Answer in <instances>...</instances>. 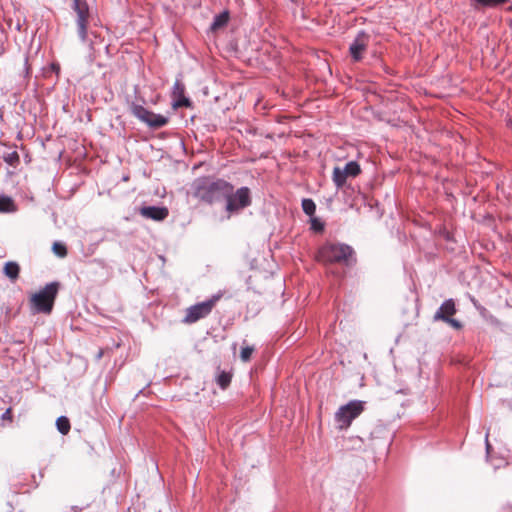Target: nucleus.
<instances>
[{"mask_svg": "<svg viewBox=\"0 0 512 512\" xmlns=\"http://www.w3.org/2000/svg\"><path fill=\"white\" fill-rule=\"evenodd\" d=\"M233 185L224 179L211 177L196 178L191 185L194 198L206 204H213L227 196Z\"/></svg>", "mask_w": 512, "mask_h": 512, "instance_id": "1", "label": "nucleus"}, {"mask_svg": "<svg viewBox=\"0 0 512 512\" xmlns=\"http://www.w3.org/2000/svg\"><path fill=\"white\" fill-rule=\"evenodd\" d=\"M353 248L344 243H326L318 250L317 260L325 264L339 263L350 266L356 262Z\"/></svg>", "mask_w": 512, "mask_h": 512, "instance_id": "2", "label": "nucleus"}, {"mask_svg": "<svg viewBox=\"0 0 512 512\" xmlns=\"http://www.w3.org/2000/svg\"><path fill=\"white\" fill-rule=\"evenodd\" d=\"M59 282H51L43 289L34 293L30 298L31 311L36 313L50 314L59 291Z\"/></svg>", "mask_w": 512, "mask_h": 512, "instance_id": "3", "label": "nucleus"}, {"mask_svg": "<svg viewBox=\"0 0 512 512\" xmlns=\"http://www.w3.org/2000/svg\"><path fill=\"white\" fill-rule=\"evenodd\" d=\"M365 402L352 400L341 406L335 413V422L340 430L347 429L352 421L364 411Z\"/></svg>", "mask_w": 512, "mask_h": 512, "instance_id": "4", "label": "nucleus"}, {"mask_svg": "<svg viewBox=\"0 0 512 512\" xmlns=\"http://www.w3.org/2000/svg\"><path fill=\"white\" fill-rule=\"evenodd\" d=\"M234 188L230 190L227 196L223 199L226 200V211L229 214L238 213L241 210L251 205V193L248 187H241L233 192Z\"/></svg>", "mask_w": 512, "mask_h": 512, "instance_id": "5", "label": "nucleus"}, {"mask_svg": "<svg viewBox=\"0 0 512 512\" xmlns=\"http://www.w3.org/2000/svg\"><path fill=\"white\" fill-rule=\"evenodd\" d=\"M221 296V294H216L206 301L190 306L186 309V314L183 321L185 323L191 324L202 318H205L211 313L212 309L220 300Z\"/></svg>", "mask_w": 512, "mask_h": 512, "instance_id": "6", "label": "nucleus"}, {"mask_svg": "<svg viewBox=\"0 0 512 512\" xmlns=\"http://www.w3.org/2000/svg\"><path fill=\"white\" fill-rule=\"evenodd\" d=\"M131 112L136 118L146 123L150 128L153 129L161 128L168 123L167 117L161 114L153 113L141 105L132 104Z\"/></svg>", "mask_w": 512, "mask_h": 512, "instance_id": "7", "label": "nucleus"}, {"mask_svg": "<svg viewBox=\"0 0 512 512\" xmlns=\"http://www.w3.org/2000/svg\"><path fill=\"white\" fill-rule=\"evenodd\" d=\"M73 9L76 13L77 33L82 42L87 40V25L89 23L90 11L85 0H74Z\"/></svg>", "mask_w": 512, "mask_h": 512, "instance_id": "8", "label": "nucleus"}, {"mask_svg": "<svg viewBox=\"0 0 512 512\" xmlns=\"http://www.w3.org/2000/svg\"><path fill=\"white\" fill-rule=\"evenodd\" d=\"M370 42V36L364 31H360L349 47L351 57L354 61H360L363 53L366 51Z\"/></svg>", "mask_w": 512, "mask_h": 512, "instance_id": "9", "label": "nucleus"}, {"mask_svg": "<svg viewBox=\"0 0 512 512\" xmlns=\"http://www.w3.org/2000/svg\"><path fill=\"white\" fill-rule=\"evenodd\" d=\"M173 108L191 107L192 103L189 98L185 97V85L176 80L172 89Z\"/></svg>", "mask_w": 512, "mask_h": 512, "instance_id": "10", "label": "nucleus"}, {"mask_svg": "<svg viewBox=\"0 0 512 512\" xmlns=\"http://www.w3.org/2000/svg\"><path fill=\"white\" fill-rule=\"evenodd\" d=\"M139 213L141 216L154 221H163L169 215V210L166 207L159 206H144L140 208Z\"/></svg>", "mask_w": 512, "mask_h": 512, "instance_id": "11", "label": "nucleus"}, {"mask_svg": "<svg viewBox=\"0 0 512 512\" xmlns=\"http://www.w3.org/2000/svg\"><path fill=\"white\" fill-rule=\"evenodd\" d=\"M457 312L453 299L445 300L433 316L434 321H445Z\"/></svg>", "mask_w": 512, "mask_h": 512, "instance_id": "12", "label": "nucleus"}, {"mask_svg": "<svg viewBox=\"0 0 512 512\" xmlns=\"http://www.w3.org/2000/svg\"><path fill=\"white\" fill-rule=\"evenodd\" d=\"M4 274L7 276L12 282H15L20 273V266L17 262L9 261L4 265Z\"/></svg>", "mask_w": 512, "mask_h": 512, "instance_id": "13", "label": "nucleus"}, {"mask_svg": "<svg viewBox=\"0 0 512 512\" xmlns=\"http://www.w3.org/2000/svg\"><path fill=\"white\" fill-rule=\"evenodd\" d=\"M229 20V13L224 11L214 17V20L210 26L212 31H217L218 29L224 27Z\"/></svg>", "mask_w": 512, "mask_h": 512, "instance_id": "14", "label": "nucleus"}, {"mask_svg": "<svg viewBox=\"0 0 512 512\" xmlns=\"http://www.w3.org/2000/svg\"><path fill=\"white\" fill-rule=\"evenodd\" d=\"M347 178L348 177L343 173L342 168L338 166L334 167L332 173V180L338 189L342 188L345 185Z\"/></svg>", "mask_w": 512, "mask_h": 512, "instance_id": "15", "label": "nucleus"}, {"mask_svg": "<svg viewBox=\"0 0 512 512\" xmlns=\"http://www.w3.org/2000/svg\"><path fill=\"white\" fill-rule=\"evenodd\" d=\"M16 206L14 204V201L12 198L8 196H1L0 197V213H9V212H15Z\"/></svg>", "mask_w": 512, "mask_h": 512, "instance_id": "16", "label": "nucleus"}, {"mask_svg": "<svg viewBox=\"0 0 512 512\" xmlns=\"http://www.w3.org/2000/svg\"><path fill=\"white\" fill-rule=\"evenodd\" d=\"M342 171L347 177H356L361 173L360 165L356 161L348 162Z\"/></svg>", "mask_w": 512, "mask_h": 512, "instance_id": "17", "label": "nucleus"}, {"mask_svg": "<svg viewBox=\"0 0 512 512\" xmlns=\"http://www.w3.org/2000/svg\"><path fill=\"white\" fill-rule=\"evenodd\" d=\"M232 375L226 371H219L216 376V383L222 388L226 389L231 383Z\"/></svg>", "mask_w": 512, "mask_h": 512, "instance_id": "18", "label": "nucleus"}, {"mask_svg": "<svg viewBox=\"0 0 512 512\" xmlns=\"http://www.w3.org/2000/svg\"><path fill=\"white\" fill-rule=\"evenodd\" d=\"M474 7L477 9L482 7H495L506 3L508 0H472Z\"/></svg>", "mask_w": 512, "mask_h": 512, "instance_id": "19", "label": "nucleus"}, {"mask_svg": "<svg viewBox=\"0 0 512 512\" xmlns=\"http://www.w3.org/2000/svg\"><path fill=\"white\" fill-rule=\"evenodd\" d=\"M56 426L58 431L63 435H66L70 431V422L69 419L65 416H60L57 418Z\"/></svg>", "mask_w": 512, "mask_h": 512, "instance_id": "20", "label": "nucleus"}, {"mask_svg": "<svg viewBox=\"0 0 512 512\" xmlns=\"http://www.w3.org/2000/svg\"><path fill=\"white\" fill-rule=\"evenodd\" d=\"M302 209L305 214L312 216L316 211V205L312 199L305 198L302 200Z\"/></svg>", "mask_w": 512, "mask_h": 512, "instance_id": "21", "label": "nucleus"}, {"mask_svg": "<svg viewBox=\"0 0 512 512\" xmlns=\"http://www.w3.org/2000/svg\"><path fill=\"white\" fill-rule=\"evenodd\" d=\"M3 160L10 166H17L19 164V155L16 151H11L3 155Z\"/></svg>", "mask_w": 512, "mask_h": 512, "instance_id": "22", "label": "nucleus"}, {"mask_svg": "<svg viewBox=\"0 0 512 512\" xmlns=\"http://www.w3.org/2000/svg\"><path fill=\"white\" fill-rule=\"evenodd\" d=\"M52 250L55 255L60 258H64L67 255V248L64 244L60 242H54L52 246Z\"/></svg>", "mask_w": 512, "mask_h": 512, "instance_id": "23", "label": "nucleus"}, {"mask_svg": "<svg viewBox=\"0 0 512 512\" xmlns=\"http://www.w3.org/2000/svg\"><path fill=\"white\" fill-rule=\"evenodd\" d=\"M254 351V348L251 346H246L241 349L240 358L243 362H248L251 358V355Z\"/></svg>", "mask_w": 512, "mask_h": 512, "instance_id": "24", "label": "nucleus"}, {"mask_svg": "<svg viewBox=\"0 0 512 512\" xmlns=\"http://www.w3.org/2000/svg\"><path fill=\"white\" fill-rule=\"evenodd\" d=\"M444 322L447 323L448 325H450L452 328H454L456 330H459V329L462 328L461 322L458 321L457 319L452 318V317L448 318V320H445Z\"/></svg>", "mask_w": 512, "mask_h": 512, "instance_id": "25", "label": "nucleus"}, {"mask_svg": "<svg viewBox=\"0 0 512 512\" xmlns=\"http://www.w3.org/2000/svg\"><path fill=\"white\" fill-rule=\"evenodd\" d=\"M490 448H491V445H490V443L488 441V433H487L486 434V449H487L488 452H489Z\"/></svg>", "mask_w": 512, "mask_h": 512, "instance_id": "26", "label": "nucleus"}, {"mask_svg": "<svg viewBox=\"0 0 512 512\" xmlns=\"http://www.w3.org/2000/svg\"><path fill=\"white\" fill-rule=\"evenodd\" d=\"M10 414V409H8L4 414H3V418L5 419L6 417H8V415Z\"/></svg>", "mask_w": 512, "mask_h": 512, "instance_id": "27", "label": "nucleus"}, {"mask_svg": "<svg viewBox=\"0 0 512 512\" xmlns=\"http://www.w3.org/2000/svg\"><path fill=\"white\" fill-rule=\"evenodd\" d=\"M102 357V351L98 353V359Z\"/></svg>", "mask_w": 512, "mask_h": 512, "instance_id": "28", "label": "nucleus"}, {"mask_svg": "<svg viewBox=\"0 0 512 512\" xmlns=\"http://www.w3.org/2000/svg\"><path fill=\"white\" fill-rule=\"evenodd\" d=\"M511 127H512V121H511Z\"/></svg>", "mask_w": 512, "mask_h": 512, "instance_id": "29", "label": "nucleus"}]
</instances>
